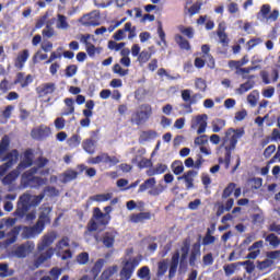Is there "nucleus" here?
Segmentation results:
<instances>
[{
	"mask_svg": "<svg viewBox=\"0 0 280 280\" xmlns=\"http://www.w3.org/2000/svg\"><path fill=\"white\" fill-rule=\"evenodd\" d=\"M36 93L38 97H47V95H51L56 93V83L54 82L43 83L42 85L36 88Z\"/></svg>",
	"mask_w": 280,
	"mask_h": 280,
	"instance_id": "obj_17",
	"label": "nucleus"
},
{
	"mask_svg": "<svg viewBox=\"0 0 280 280\" xmlns=\"http://www.w3.org/2000/svg\"><path fill=\"white\" fill-rule=\"evenodd\" d=\"M266 242L269 243L270 246H272L273 248H277L280 244V240L279 236L276 235L275 233H271L269 235L266 236Z\"/></svg>",
	"mask_w": 280,
	"mask_h": 280,
	"instance_id": "obj_50",
	"label": "nucleus"
},
{
	"mask_svg": "<svg viewBox=\"0 0 280 280\" xmlns=\"http://www.w3.org/2000/svg\"><path fill=\"white\" fill-rule=\"evenodd\" d=\"M104 211L105 213L97 207L93 209V219L97 220L100 226H108V224H110V212L113 211V207L106 206Z\"/></svg>",
	"mask_w": 280,
	"mask_h": 280,
	"instance_id": "obj_7",
	"label": "nucleus"
},
{
	"mask_svg": "<svg viewBox=\"0 0 280 280\" xmlns=\"http://www.w3.org/2000/svg\"><path fill=\"white\" fill-rule=\"evenodd\" d=\"M65 73H66V78H73V75L78 73V67L75 65L67 66Z\"/></svg>",
	"mask_w": 280,
	"mask_h": 280,
	"instance_id": "obj_61",
	"label": "nucleus"
},
{
	"mask_svg": "<svg viewBox=\"0 0 280 280\" xmlns=\"http://www.w3.org/2000/svg\"><path fill=\"white\" fill-rule=\"evenodd\" d=\"M175 43L176 45H178L182 51H191V44L183 35L180 34L175 35Z\"/></svg>",
	"mask_w": 280,
	"mask_h": 280,
	"instance_id": "obj_26",
	"label": "nucleus"
},
{
	"mask_svg": "<svg viewBox=\"0 0 280 280\" xmlns=\"http://www.w3.org/2000/svg\"><path fill=\"white\" fill-rule=\"evenodd\" d=\"M139 279H148L150 277V267L143 266L138 270Z\"/></svg>",
	"mask_w": 280,
	"mask_h": 280,
	"instance_id": "obj_63",
	"label": "nucleus"
},
{
	"mask_svg": "<svg viewBox=\"0 0 280 280\" xmlns=\"http://www.w3.org/2000/svg\"><path fill=\"white\" fill-rule=\"evenodd\" d=\"M198 176V171L190 170L183 174V176H178L177 180H184L186 185V189H194V179Z\"/></svg>",
	"mask_w": 280,
	"mask_h": 280,
	"instance_id": "obj_19",
	"label": "nucleus"
},
{
	"mask_svg": "<svg viewBox=\"0 0 280 280\" xmlns=\"http://www.w3.org/2000/svg\"><path fill=\"white\" fill-rule=\"evenodd\" d=\"M167 268H168L167 259H163V260L159 261L156 276L164 277L165 272H167Z\"/></svg>",
	"mask_w": 280,
	"mask_h": 280,
	"instance_id": "obj_46",
	"label": "nucleus"
},
{
	"mask_svg": "<svg viewBox=\"0 0 280 280\" xmlns=\"http://www.w3.org/2000/svg\"><path fill=\"white\" fill-rule=\"evenodd\" d=\"M273 266H275V260H270L268 258H266L265 260L256 261V268L260 270V272H264L266 270H268V272H271Z\"/></svg>",
	"mask_w": 280,
	"mask_h": 280,
	"instance_id": "obj_28",
	"label": "nucleus"
},
{
	"mask_svg": "<svg viewBox=\"0 0 280 280\" xmlns=\"http://www.w3.org/2000/svg\"><path fill=\"white\" fill-rule=\"evenodd\" d=\"M91 34H85L80 36V43L86 46V52L90 58H94L96 54H102V48H96L95 45L91 44Z\"/></svg>",
	"mask_w": 280,
	"mask_h": 280,
	"instance_id": "obj_16",
	"label": "nucleus"
},
{
	"mask_svg": "<svg viewBox=\"0 0 280 280\" xmlns=\"http://www.w3.org/2000/svg\"><path fill=\"white\" fill-rule=\"evenodd\" d=\"M226 126V120L217 118L212 120V132H220Z\"/></svg>",
	"mask_w": 280,
	"mask_h": 280,
	"instance_id": "obj_42",
	"label": "nucleus"
},
{
	"mask_svg": "<svg viewBox=\"0 0 280 280\" xmlns=\"http://www.w3.org/2000/svg\"><path fill=\"white\" fill-rule=\"evenodd\" d=\"M51 224V208H42L39 212L38 220L33 226H24L22 232L23 240H31V237H36L45 231V226Z\"/></svg>",
	"mask_w": 280,
	"mask_h": 280,
	"instance_id": "obj_2",
	"label": "nucleus"
},
{
	"mask_svg": "<svg viewBox=\"0 0 280 280\" xmlns=\"http://www.w3.org/2000/svg\"><path fill=\"white\" fill-rule=\"evenodd\" d=\"M172 170L175 176H180L183 172H185V166L183 165V161L176 160L172 163Z\"/></svg>",
	"mask_w": 280,
	"mask_h": 280,
	"instance_id": "obj_41",
	"label": "nucleus"
},
{
	"mask_svg": "<svg viewBox=\"0 0 280 280\" xmlns=\"http://www.w3.org/2000/svg\"><path fill=\"white\" fill-rule=\"evenodd\" d=\"M257 69H261V66L242 68L238 71H235V75H242L243 80H253L255 75H246V73H250V71H257Z\"/></svg>",
	"mask_w": 280,
	"mask_h": 280,
	"instance_id": "obj_29",
	"label": "nucleus"
},
{
	"mask_svg": "<svg viewBox=\"0 0 280 280\" xmlns=\"http://www.w3.org/2000/svg\"><path fill=\"white\" fill-rule=\"evenodd\" d=\"M159 137V133L154 130H147L140 133L139 143H145L152 141Z\"/></svg>",
	"mask_w": 280,
	"mask_h": 280,
	"instance_id": "obj_31",
	"label": "nucleus"
},
{
	"mask_svg": "<svg viewBox=\"0 0 280 280\" xmlns=\"http://www.w3.org/2000/svg\"><path fill=\"white\" fill-rule=\"evenodd\" d=\"M194 143H195V145L203 147V145H206V143H209V136L200 133L199 137L195 138Z\"/></svg>",
	"mask_w": 280,
	"mask_h": 280,
	"instance_id": "obj_59",
	"label": "nucleus"
},
{
	"mask_svg": "<svg viewBox=\"0 0 280 280\" xmlns=\"http://www.w3.org/2000/svg\"><path fill=\"white\" fill-rule=\"evenodd\" d=\"M67 143L69 148H78L82 143V137H80L78 133H74L67 140Z\"/></svg>",
	"mask_w": 280,
	"mask_h": 280,
	"instance_id": "obj_40",
	"label": "nucleus"
},
{
	"mask_svg": "<svg viewBox=\"0 0 280 280\" xmlns=\"http://www.w3.org/2000/svg\"><path fill=\"white\" fill-rule=\"evenodd\" d=\"M245 65H248V55H245L241 60H230L228 62V67L235 69V71H240Z\"/></svg>",
	"mask_w": 280,
	"mask_h": 280,
	"instance_id": "obj_33",
	"label": "nucleus"
},
{
	"mask_svg": "<svg viewBox=\"0 0 280 280\" xmlns=\"http://www.w3.org/2000/svg\"><path fill=\"white\" fill-rule=\"evenodd\" d=\"M195 86L196 89L205 93V91H207V81H205L202 78H198L195 81Z\"/></svg>",
	"mask_w": 280,
	"mask_h": 280,
	"instance_id": "obj_62",
	"label": "nucleus"
},
{
	"mask_svg": "<svg viewBox=\"0 0 280 280\" xmlns=\"http://www.w3.org/2000/svg\"><path fill=\"white\" fill-rule=\"evenodd\" d=\"M238 264H240V266H245V270H246L247 275H253V272H255V262H253L250 260H245V261H241Z\"/></svg>",
	"mask_w": 280,
	"mask_h": 280,
	"instance_id": "obj_55",
	"label": "nucleus"
},
{
	"mask_svg": "<svg viewBox=\"0 0 280 280\" xmlns=\"http://www.w3.org/2000/svg\"><path fill=\"white\" fill-rule=\"evenodd\" d=\"M235 187H236L235 183H230V184L224 188L223 194H222V198H223V199L229 198V197L233 194V191H235Z\"/></svg>",
	"mask_w": 280,
	"mask_h": 280,
	"instance_id": "obj_57",
	"label": "nucleus"
},
{
	"mask_svg": "<svg viewBox=\"0 0 280 280\" xmlns=\"http://www.w3.org/2000/svg\"><path fill=\"white\" fill-rule=\"evenodd\" d=\"M255 89V81L248 79L245 83H242L238 89H236V93L238 95H244V93H248V91H253Z\"/></svg>",
	"mask_w": 280,
	"mask_h": 280,
	"instance_id": "obj_34",
	"label": "nucleus"
},
{
	"mask_svg": "<svg viewBox=\"0 0 280 280\" xmlns=\"http://www.w3.org/2000/svg\"><path fill=\"white\" fill-rule=\"evenodd\" d=\"M245 135H246V130H244L243 127L237 128V129L229 128L225 131V137L223 138V141H224V143H226V141H230V144L224 147V150H225L224 159L223 158L218 159L220 165H222V163H224L225 170H229V167H231V156L233 154V150H235V148H237V142Z\"/></svg>",
	"mask_w": 280,
	"mask_h": 280,
	"instance_id": "obj_1",
	"label": "nucleus"
},
{
	"mask_svg": "<svg viewBox=\"0 0 280 280\" xmlns=\"http://www.w3.org/2000/svg\"><path fill=\"white\" fill-rule=\"evenodd\" d=\"M66 109L62 112L63 117H68V115H73L75 113V106L73 105L75 101L73 98L67 97L65 98Z\"/></svg>",
	"mask_w": 280,
	"mask_h": 280,
	"instance_id": "obj_35",
	"label": "nucleus"
},
{
	"mask_svg": "<svg viewBox=\"0 0 280 280\" xmlns=\"http://www.w3.org/2000/svg\"><path fill=\"white\" fill-rule=\"evenodd\" d=\"M22 230H23L22 225L14 226L7 234V236H9V237L3 241V246H5V248H8V246H12V244H14L16 242V240H19V233H21Z\"/></svg>",
	"mask_w": 280,
	"mask_h": 280,
	"instance_id": "obj_20",
	"label": "nucleus"
},
{
	"mask_svg": "<svg viewBox=\"0 0 280 280\" xmlns=\"http://www.w3.org/2000/svg\"><path fill=\"white\" fill-rule=\"evenodd\" d=\"M58 237V234L56 232H50L48 234H45L42 238V242L38 244L37 249L39 253H43L45 248H49L54 242H56V238Z\"/></svg>",
	"mask_w": 280,
	"mask_h": 280,
	"instance_id": "obj_18",
	"label": "nucleus"
},
{
	"mask_svg": "<svg viewBox=\"0 0 280 280\" xmlns=\"http://www.w3.org/2000/svg\"><path fill=\"white\" fill-rule=\"evenodd\" d=\"M113 71L114 73H117V75H120V78H124L129 73V70L121 68L119 63L114 65Z\"/></svg>",
	"mask_w": 280,
	"mask_h": 280,
	"instance_id": "obj_58",
	"label": "nucleus"
},
{
	"mask_svg": "<svg viewBox=\"0 0 280 280\" xmlns=\"http://www.w3.org/2000/svg\"><path fill=\"white\" fill-rule=\"evenodd\" d=\"M92 13V16L84 23V25L97 27L100 25V14Z\"/></svg>",
	"mask_w": 280,
	"mask_h": 280,
	"instance_id": "obj_56",
	"label": "nucleus"
},
{
	"mask_svg": "<svg viewBox=\"0 0 280 280\" xmlns=\"http://www.w3.org/2000/svg\"><path fill=\"white\" fill-rule=\"evenodd\" d=\"M167 172V165L165 164H156L155 167H152L147 170L145 174L147 176H159L160 174H165Z\"/></svg>",
	"mask_w": 280,
	"mask_h": 280,
	"instance_id": "obj_30",
	"label": "nucleus"
},
{
	"mask_svg": "<svg viewBox=\"0 0 280 280\" xmlns=\"http://www.w3.org/2000/svg\"><path fill=\"white\" fill-rule=\"evenodd\" d=\"M95 143H96V141L93 140V138H88V139L83 140L82 148H83L84 152H86L88 154H95V150H96Z\"/></svg>",
	"mask_w": 280,
	"mask_h": 280,
	"instance_id": "obj_32",
	"label": "nucleus"
},
{
	"mask_svg": "<svg viewBox=\"0 0 280 280\" xmlns=\"http://www.w3.org/2000/svg\"><path fill=\"white\" fill-rule=\"evenodd\" d=\"M8 150H10V137L4 136L0 140V156H3Z\"/></svg>",
	"mask_w": 280,
	"mask_h": 280,
	"instance_id": "obj_43",
	"label": "nucleus"
},
{
	"mask_svg": "<svg viewBox=\"0 0 280 280\" xmlns=\"http://www.w3.org/2000/svg\"><path fill=\"white\" fill-rule=\"evenodd\" d=\"M102 268H104V259L100 258L98 260H96L91 270L92 275H94V277H97V275L102 272Z\"/></svg>",
	"mask_w": 280,
	"mask_h": 280,
	"instance_id": "obj_52",
	"label": "nucleus"
},
{
	"mask_svg": "<svg viewBox=\"0 0 280 280\" xmlns=\"http://www.w3.org/2000/svg\"><path fill=\"white\" fill-rule=\"evenodd\" d=\"M32 196L24 194L20 197L19 202H18V208L14 212L18 218H25L27 215V211L32 209Z\"/></svg>",
	"mask_w": 280,
	"mask_h": 280,
	"instance_id": "obj_8",
	"label": "nucleus"
},
{
	"mask_svg": "<svg viewBox=\"0 0 280 280\" xmlns=\"http://www.w3.org/2000/svg\"><path fill=\"white\" fill-rule=\"evenodd\" d=\"M152 117V105L145 103L139 105V107L131 114L130 124L133 126H143Z\"/></svg>",
	"mask_w": 280,
	"mask_h": 280,
	"instance_id": "obj_3",
	"label": "nucleus"
},
{
	"mask_svg": "<svg viewBox=\"0 0 280 280\" xmlns=\"http://www.w3.org/2000/svg\"><path fill=\"white\" fill-rule=\"evenodd\" d=\"M110 198H113V192L96 195L94 197H90V200H95L96 202H108Z\"/></svg>",
	"mask_w": 280,
	"mask_h": 280,
	"instance_id": "obj_48",
	"label": "nucleus"
},
{
	"mask_svg": "<svg viewBox=\"0 0 280 280\" xmlns=\"http://www.w3.org/2000/svg\"><path fill=\"white\" fill-rule=\"evenodd\" d=\"M21 172H23V171L19 170V166H16L15 170L11 171L9 174H7L3 177V179H2L3 185H12L14 183V180H16V178H19V176H21Z\"/></svg>",
	"mask_w": 280,
	"mask_h": 280,
	"instance_id": "obj_27",
	"label": "nucleus"
},
{
	"mask_svg": "<svg viewBox=\"0 0 280 280\" xmlns=\"http://www.w3.org/2000/svg\"><path fill=\"white\" fill-rule=\"evenodd\" d=\"M200 247H201L200 242H197L192 245V249L189 256V266L191 267L196 266V261H198V257L202 255V253L200 252Z\"/></svg>",
	"mask_w": 280,
	"mask_h": 280,
	"instance_id": "obj_24",
	"label": "nucleus"
},
{
	"mask_svg": "<svg viewBox=\"0 0 280 280\" xmlns=\"http://www.w3.org/2000/svg\"><path fill=\"white\" fill-rule=\"evenodd\" d=\"M154 185H156V178L150 177L139 186L138 194H143V191H148V189H152Z\"/></svg>",
	"mask_w": 280,
	"mask_h": 280,
	"instance_id": "obj_37",
	"label": "nucleus"
},
{
	"mask_svg": "<svg viewBox=\"0 0 280 280\" xmlns=\"http://www.w3.org/2000/svg\"><path fill=\"white\" fill-rule=\"evenodd\" d=\"M201 51H202V54H205L203 58H205V56H207V58H209L210 69H213V67H215V59H213V56H211L209 54V51H211V47L209 45L205 44L201 46Z\"/></svg>",
	"mask_w": 280,
	"mask_h": 280,
	"instance_id": "obj_38",
	"label": "nucleus"
},
{
	"mask_svg": "<svg viewBox=\"0 0 280 280\" xmlns=\"http://www.w3.org/2000/svg\"><path fill=\"white\" fill-rule=\"evenodd\" d=\"M115 237H117L116 231H107L103 234L102 242L105 248H113L115 246Z\"/></svg>",
	"mask_w": 280,
	"mask_h": 280,
	"instance_id": "obj_23",
	"label": "nucleus"
},
{
	"mask_svg": "<svg viewBox=\"0 0 280 280\" xmlns=\"http://www.w3.org/2000/svg\"><path fill=\"white\" fill-rule=\"evenodd\" d=\"M125 32H128V38L129 40H132L137 36V26H132V23L127 22L125 24Z\"/></svg>",
	"mask_w": 280,
	"mask_h": 280,
	"instance_id": "obj_51",
	"label": "nucleus"
},
{
	"mask_svg": "<svg viewBox=\"0 0 280 280\" xmlns=\"http://www.w3.org/2000/svg\"><path fill=\"white\" fill-rule=\"evenodd\" d=\"M34 165V150L33 149H26L21 154V161L18 164V170H21L22 172H25V170L32 167Z\"/></svg>",
	"mask_w": 280,
	"mask_h": 280,
	"instance_id": "obj_12",
	"label": "nucleus"
},
{
	"mask_svg": "<svg viewBox=\"0 0 280 280\" xmlns=\"http://www.w3.org/2000/svg\"><path fill=\"white\" fill-rule=\"evenodd\" d=\"M178 32H180V34H183V36H186V38L191 39L194 38L196 32L194 31V27L188 26L185 27V25H179L177 26Z\"/></svg>",
	"mask_w": 280,
	"mask_h": 280,
	"instance_id": "obj_39",
	"label": "nucleus"
},
{
	"mask_svg": "<svg viewBox=\"0 0 280 280\" xmlns=\"http://www.w3.org/2000/svg\"><path fill=\"white\" fill-rule=\"evenodd\" d=\"M60 51H62V47H59L57 49V51H52L50 54L49 59L46 60L45 65H51V62H54V60H58V59L60 60V58H62V52H60Z\"/></svg>",
	"mask_w": 280,
	"mask_h": 280,
	"instance_id": "obj_53",
	"label": "nucleus"
},
{
	"mask_svg": "<svg viewBox=\"0 0 280 280\" xmlns=\"http://www.w3.org/2000/svg\"><path fill=\"white\" fill-rule=\"evenodd\" d=\"M69 27V22H67V16L62 14L57 15V28L67 30Z\"/></svg>",
	"mask_w": 280,
	"mask_h": 280,
	"instance_id": "obj_49",
	"label": "nucleus"
},
{
	"mask_svg": "<svg viewBox=\"0 0 280 280\" xmlns=\"http://www.w3.org/2000/svg\"><path fill=\"white\" fill-rule=\"evenodd\" d=\"M150 58H152V54L148 49H143L140 51V55H138V62L140 65H145V62L150 61Z\"/></svg>",
	"mask_w": 280,
	"mask_h": 280,
	"instance_id": "obj_44",
	"label": "nucleus"
},
{
	"mask_svg": "<svg viewBox=\"0 0 280 280\" xmlns=\"http://www.w3.org/2000/svg\"><path fill=\"white\" fill-rule=\"evenodd\" d=\"M77 262L79 266H86L89 264V253L82 252L77 256Z\"/></svg>",
	"mask_w": 280,
	"mask_h": 280,
	"instance_id": "obj_54",
	"label": "nucleus"
},
{
	"mask_svg": "<svg viewBox=\"0 0 280 280\" xmlns=\"http://www.w3.org/2000/svg\"><path fill=\"white\" fill-rule=\"evenodd\" d=\"M126 38V26L124 28L118 30L114 35L113 39L114 40H124Z\"/></svg>",
	"mask_w": 280,
	"mask_h": 280,
	"instance_id": "obj_64",
	"label": "nucleus"
},
{
	"mask_svg": "<svg viewBox=\"0 0 280 280\" xmlns=\"http://www.w3.org/2000/svg\"><path fill=\"white\" fill-rule=\"evenodd\" d=\"M31 137L35 141H45V139L51 137V128L47 125H39L37 128L31 130Z\"/></svg>",
	"mask_w": 280,
	"mask_h": 280,
	"instance_id": "obj_13",
	"label": "nucleus"
},
{
	"mask_svg": "<svg viewBox=\"0 0 280 280\" xmlns=\"http://www.w3.org/2000/svg\"><path fill=\"white\" fill-rule=\"evenodd\" d=\"M78 171H73V168H68L62 174L59 175V180L62 183V185H67V183H71L73 180H77L78 176L86 170V165L84 164H78L77 165Z\"/></svg>",
	"mask_w": 280,
	"mask_h": 280,
	"instance_id": "obj_6",
	"label": "nucleus"
},
{
	"mask_svg": "<svg viewBox=\"0 0 280 280\" xmlns=\"http://www.w3.org/2000/svg\"><path fill=\"white\" fill-rule=\"evenodd\" d=\"M2 161H7L0 165V176H4L8 170L14 167L19 163V150L13 149L7 155L2 158Z\"/></svg>",
	"mask_w": 280,
	"mask_h": 280,
	"instance_id": "obj_5",
	"label": "nucleus"
},
{
	"mask_svg": "<svg viewBox=\"0 0 280 280\" xmlns=\"http://www.w3.org/2000/svg\"><path fill=\"white\" fill-rule=\"evenodd\" d=\"M62 275V269L58 267H54L49 270V276H44L39 280H58Z\"/></svg>",
	"mask_w": 280,
	"mask_h": 280,
	"instance_id": "obj_36",
	"label": "nucleus"
},
{
	"mask_svg": "<svg viewBox=\"0 0 280 280\" xmlns=\"http://www.w3.org/2000/svg\"><path fill=\"white\" fill-rule=\"evenodd\" d=\"M129 220L133 224H139L140 222H145V220H152V213H150V212L132 213L129 217Z\"/></svg>",
	"mask_w": 280,
	"mask_h": 280,
	"instance_id": "obj_25",
	"label": "nucleus"
},
{
	"mask_svg": "<svg viewBox=\"0 0 280 280\" xmlns=\"http://www.w3.org/2000/svg\"><path fill=\"white\" fill-rule=\"evenodd\" d=\"M27 60H30V50L24 49L20 51L16 58L14 59L15 69H19V71H21L23 67H25V62H27Z\"/></svg>",
	"mask_w": 280,
	"mask_h": 280,
	"instance_id": "obj_22",
	"label": "nucleus"
},
{
	"mask_svg": "<svg viewBox=\"0 0 280 280\" xmlns=\"http://www.w3.org/2000/svg\"><path fill=\"white\" fill-rule=\"evenodd\" d=\"M217 35L219 36V40L223 47H229V43H231V39H229V35L226 33L217 32Z\"/></svg>",
	"mask_w": 280,
	"mask_h": 280,
	"instance_id": "obj_60",
	"label": "nucleus"
},
{
	"mask_svg": "<svg viewBox=\"0 0 280 280\" xmlns=\"http://www.w3.org/2000/svg\"><path fill=\"white\" fill-rule=\"evenodd\" d=\"M37 173H38V167H32L31 170L22 174V180H26V183H33L37 187H42V185H47V178L34 176V174H37Z\"/></svg>",
	"mask_w": 280,
	"mask_h": 280,
	"instance_id": "obj_9",
	"label": "nucleus"
},
{
	"mask_svg": "<svg viewBox=\"0 0 280 280\" xmlns=\"http://www.w3.org/2000/svg\"><path fill=\"white\" fill-rule=\"evenodd\" d=\"M180 262V252H175L171 258V264L168 268V279H174L178 270V264Z\"/></svg>",
	"mask_w": 280,
	"mask_h": 280,
	"instance_id": "obj_21",
	"label": "nucleus"
},
{
	"mask_svg": "<svg viewBox=\"0 0 280 280\" xmlns=\"http://www.w3.org/2000/svg\"><path fill=\"white\" fill-rule=\"evenodd\" d=\"M115 272H117V265H114V266L105 269L101 275V280L110 279V277H113V275H115Z\"/></svg>",
	"mask_w": 280,
	"mask_h": 280,
	"instance_id": "obj_45",
	"label": "nucleus"
},
{
	"mask_svg": "<svg viewBox=\"0 0 280 280\" xmlns=\"http://www.w3.org/2000/svg\"><path fill=\"white\" fill-rule=\"evenodd\" d=\"M108 49H110L112 51H121V49H124V47H126V43L121 42V43H117L114 40H109L107 44Z\"/></svg>",
	"mask_w": 280,
	"mask_h": 280,
	"instance_id": "obj_47",
	"label": "nucleus"
},
{
	"mask_svg": "<svg viewBox=\"0 0 280 280\" xmlns=\"http://www.w3.org/2000/svg\"><path fill=\"white\" fill-rule=\"evenodd\" d=\"M207 119H209L207 114L197 115L191 120L190 128L197 130V135H205V132H207Z\"/></svg>",
	"mask_w": 280,
	"mask_h": 280,
	"instance_id": "obj_11",
	"label": "nucleus"
},
{
	"mask_svg": "<svg viewBox=\"0 0 280 280\" xmlns=\"http://www.w3.org/2000/svg\"><path fill=\"white\" fill-rule=\"evenodd\" d=\"M182 100L183 102H185V104L182 105V108H185L187 113H194V108H191V106H194V104H198V98L196 97L195 94L191 95V90H183Z\"/></svg>",
	"mask_w": 280,
	"mask_h": 280,
	"instance_id": "obj_14",
	"label": "nucleus"
},
{
	"mask_svg": "<svg viewBox=\"0 0 280 280\" xmlns=\"http://www.w3.org/2000/svg\"><path fill=\"white\" fill-rule=\"evenodd\" d=\"M90 165H100V163H104L108 165V167H115V165L119 164V158L113 155H108V153H101L94 158H90L88 160Z\"/></svg>",
	"mask_w": 280,
	"mask_h": 280,
	"instance_id": "obj_4",
	"label": "nucleus"
},
{
	"mask_svg": "<svg viewBox=\"0 0 280 280\" xmlns=\"http://www.w3.org/2000/svg\"><path fill=\"white\" fill-rule=\"evenodd\" d=\"M54 257V248H48L45 253L40 254L33 264L28 265L30 270H38L39 266H43L47 259Z\"/></svg>",
	"mask_w": 280,
	"mask_h": 280,
	"instance_id": "obj_15",
	"label": "nucleus"
},
{
	"mask_svg": "<svg viewBox=\"0 0 280 280\" xmlns=\"http://www.w3.org/2000/svg\"><path fill=\"white\" fill-rule=\"evenodd\" d=\"M34 242L27 241L19 245L13 252H11V255H13V257H16L18 259H25V257L34 252Z\"/></svg>",
	"mask_w": 280,
	"mask_h": 280,
	"instance_id": "obj_10",
	"label": "nucleus"
}]
</instances>
